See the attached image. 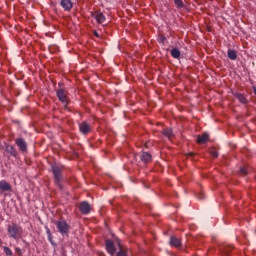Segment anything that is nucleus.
<instances>
[{
	"label": "nucleus",
	"mask_w": 256,
	"mask_h": 256,
	"mask_svg": "<svg viewBox=\"0 0 256 256\" xmlns=\"http://www.w3.org/2000/svg\"><path fill=\"white\" fill-rule=\"evenodd\" d=\"M7 233L10 239H14L15 241H18V239H23V227L21 225L12 222L7 226Z\"/></svg>",
	"instance_id": "1"
},
{
	"label": "nucleus",
	"mask_w": 256,
	"mask_h": 256,
	"mask_svg": "<svg viewBox=\"0 0 256 256\" xmlns=\"http://www.w3.org/2000/svg\"><path fill=\"white\" fill-rule=\"evenodd\" d=\"M52 173L54 175V183L58 189H63V166L57 164L52 165Z\"/></svg>",
	"instance_id": "2"
},
{
	"label": "nucleus",
	"mask_w": 256,
	"mask_h": 256,
	"mask_svg": "<svg viewBox=\"0 0 256 256\" xmlns=\"http://www.w3.org/2000/svg\"><path fill=\"white\" fill-rule=\"evenodd\" d=\"M56 97H58V100L62 103L65 109L69 107L71 100L69 99V92L67 90L63 88L56 90Z\"/></svg>",
	"instance_id": "3"
},
{
	"label": "nucleus",
	"mask_w": 256,
	"mask_h": 256,
	"mask_svg": "<svg viewBox=\"0 0 256 256\" xmlns=\"http://www.w3.org/2000/svg\"><path fill=\"white\" fill-rule=\"evenodd\" d=\"M59 233L61 235H69V231H71V226L65 220L55 221Z\"/></svg>",
	"instance_id": "4"
},
{
	"label": "nucleus",
	"mask_w": 256,
	"mask_h": 256,
	"mask_svg": "<svg viewBox=\"0 0 256 256\" xmlns=\"http://www.w3.org/2000/svg\"><path fill=\"white\" fill-rule=\"evenodd\" d=\"M117 241H119V239H117L116 241L113 240H106L105 245H106V251L107 253H109V255L114 256L115 253H117Z\"/></svg>",
	"instance_id": "5"
},
{
	"label": "nucleus",
	"mask_w": 256,
	"mask_h": 256,
	"mask_svg": "<svg viewBox=\"0 0 256 256\" xmlns=\"http://www.w3.org/2000/svg\"><path fill=\"white\" fill-rule=\"evenodd\" d=\"M79 209L82 215H89L91 213V205L87 201L81 202Z\"/></svg>",
	"instance_id": "6"
},
{
	"label": "nucleus",
	"mask_w": 256,
	"mask_h": 256,
	"mask_svg": "<svg viewBox=\"0 0 256 256\" xmlns=\"http://www.w3.org/2000/svg\"><path fill=\"white\" fill-rule=\"evenodd\" d=\"M79 131L82 135H89L91 133V125L86 121L79 124Z\"/></svg>",
	"instance_id": "7"
},
{
	"label": "nucleus",
	"mask_w": 256,
	"mask_h": 256,
	"mask_svg": "<svg viewBox=\"0 0 256 256\" xmlns=\"http://www.w3.org/2000/svg\"><path fill=\"white\" fill-rule=\"evenodd\" d=\"M15 144L17 145V147H19V149H20V151H22V153H25L27 151V142L25 141V139L17 138L15 140Z\"/></svg>",
	"instance_id": "8"
},
{
	"label": "nucleus",
	"mask_w": 256,
	"mask_h": 256,
	"mask_svg": "<svg viewBox=\"0 0 256 256\" xmlns=\"http://www.w3.org/2000/svg\"><path fill=\"white\" fill-rule=\"evenodd\" d=\"M60 5L64 11H70L73 9V2L71 0H61Z\"/></svg>",
	"instance_id": "9"
},
{
	"label": "nucleus",
	"mask_w": 256,
	"mask_h": 256,
	"mask_svg": "<svg viewBox=\"0 0 256 256\" xmlns=\"http://www.w3.org/2000/svg\"><path fill=\"white\" fill-rule=\"evenodd\" d=\"M94 19H96L97 23L102 24L105 21H107V18L105 17V14H103L100 11H97L93 15Z\"/></svg>",
	"instance_id": "10"
},
{
	"label": "nucleus",
	"mask_w": 256,
	"mask_h": 256,
	"mask_svg": "<svg viewBox=\"0 0 256 256\" xmlns=\"http://www.w3.org/2000/svg\"><path fill=\"white\" fill-rule=\"evenodd\" d=\"M208 141H209V134L207 132H204L202 135L197 136V143H199V145H205V143Z\"/></svg>",
	"instance_id": "11"
},
{
	"label": "nucleus",
	"mask_w": 256,
	"mask_h": 256,
	"mask_svg": "<svg viewBox=\"0 0 256 256\" xmlns=\"http://www.w3.org/2000/svg\"><path fill=\"white\" fill-rule=\"evenodd\" d=\"M233 245H223L220 247V251L222 253V256H229V253L233 251Z\"/></svg>",
	"instance_id": "12"
},
{
	"label": "nucleus",
	"mask_w": 256,
	"mask_h": 256,
	"mask_svg": "<svg viewBox=\"0 0 256 256\" xmlns=\"http://www.w3.org/2000/svg\"><path fill=\"white\" fill-rule=\"evenodd\" d=\"M170 245H171V247H176V249H179V247H181V239H179L175 236H171L170 237Z\"/></svg>",
	"instance_id": "13"
},
{
	"label": "nucleus",
	"mask_w": 256,
	"mask_h": 256,
	"mask_svg": "<svg viewBox=\"0 0 256 256\" xmlns=\"http://www.w3.org/2000/svg\"><path fill=\"white\" fill-rule=\"evenodd\" d=\"M140 159L142 163H151V160L153 159V157L149 154V152H143L140 155Z\"/></svg>",
	"instance_id": "14"
},
{
	"label": "nucleus",
	"mask_w": 256,
	"mask_h": 256,
	"mask_svg": "<svg viewBox=\"0 0 256 256\" xmlns=\"http://www.w3.org/2000/svg\"><path fill=\"white\" fill-rule=\"evenodd\" d=\"M6 152H8L9 155H11V157L17 158L18 153H17V149H15V146L7 145L6 146Z\"/></svg>",
	"instance_id": "15"
},
{
	"label": "nucleus",
	"mask_w": 256,
	"mask_h": 256,
	"mask_svg": "<svg viewBox=\"0 0 256 256\" xmlns=\"http://www.w3.org/2000/svg\"><path fill=\"white\" fill-rule=\"evenodd\" d=\"M11 184L9 182L2 180L0 181V191H11Z\"/></svg>",
	"instance_id": "16"
},
{
	"label": "nucleus",
	"mask_w": 256,
	"mask_h": 256,
	"mask_svg": "<svg viewBox=\"0 0 256 256\" xmlns=\"http://www.w3.org/2000/svg\"><path fill=\"white\" fill-rule=\"evenodd\" d=\"M117 247L119 249V252L116 254V256H127V251L123 249V246H121V241L117 240Z\"/></svg>",
	"instance_id": "17"
},
{
	"label": "nucleus",
	"mask_w": 256,
	"mask_h": 256,
	"mask_svg": "<svg viewBox=\"0 0 256 256\" xmlns=\"http://www.w3.org/2000/svg\"><path fill=\"white\" fill-rule=\"evenodd\" d=\"M170 54H171V57H173V59H179L181 57V51H179V49L177 48H173Z\"/></svg>",
	"instance_id": "18"
},
{
	"label": "nucleus",
	"mask_w": 256,
	"mask_h": 256,
	"mask_svg": "<svg viewBox=\"0 0 256 256\" xmlns=\"http://www.w3.org/2000/svg\"><path fill=\"white\" fill-rule=\"evenodd\" d=\"M162 135H164V137H167L168 139H171V137H173V129L171 128H166L162 131Z\"/></svg>",
	"instance_id": "19"
},
{
	"label": "nucleus",
	"mask_w": 256,
	"mask_h": 256,
	"mask_svg": "<svg viewBox=\"0 0 256 256\" xmlns=\"http://www.w3.org/2000/svg\"><path fill=\"white\" fill-rule=\"evenodd\" d=\"M228 58H230L231 61H236L237 60V52L235 50H228Z\"/></svg>",
	"instance_id": "20"
},
{
	"label": "nucleus",
	"mask_w": 256,
	"mask_h": 256,
	"mask_svg": "<svg viewBox=\"0 0 256 256\" xmlns=\"http://www.w3.org/2000/svg\"><path fill=\"white\" fill-rule=\"evenodd\" d=\"M236 97L240 103H243V105H247L249 103V101L243 94H237Z\"/></svg>",
	"instance_id": "21"
},
{
	"label": "nucleus",
	"mask_w": 256,
	"mask_h": 256,
	"mask_svg": "<svg viewBox=\"0 0 256 256\" xmlns=\"http://www.w3.org/2000/svg\"><path fill=\"white\" fill-rule=\"evenodd\" d=\"M174 4L176 5L177 9H183V7H185L183 0H174Z\"/></svg>",
	"instance_id": "22"
},
{
	"label": "nucleus",
	"mask_w": 256,
	"mask_h": 256,
	"mask_svg": "<svg viewBox=\"0 0 256 256\" xmlns=\"http://www.w3.org/2000/svg\"><path fill=\"white\" fill-rule=\"evenodd\" d=\"M249 171L247 170L246 167H241L240 171H239V175H241L242 177H245L246 175H248Z\"/></svg>",
	"instance_id": "23"
},
{
	"label": "nucleus",
	"mask_w": 256,
	"mask_h": 256,
	"mask_svg": "<svg viewBox=\"0 0 256 256\" xmlns=\"http://www.w3.org/2000/svg\"><path fill=\"white\" fill-rule=\"evenodd\" d=\"M3 249H4L5 255H7V256H13V251H11V249H10L9 247L4 246Z\"/></svg>",
	"instance_id": "24"
},
{
	"label": "nucleus",
	"mask_w": 256,
	"mask_h": 256,
	"mask_svg": "<svg viewBox=\"0 0 256 256\" xmlns=\"http://www.w3.org/2000/svg\"><path fill=\"white\" fill-rule=\"evenodd\" d=\"M47 237L50 243L53 244V234H51V230L49 228L46 229Z\"/></svg>",
	"instance_id": "25"
},
{
	"label": "nucleus",
	"mask_w": 256,
	"mask_h": 256,
	"mask_svg": "<svg viewBox=\"0 0 256 256\" xmlns=\"http://www.w3.org/2000/svg\"><path fill=\"white\" fill-rule=\"evenodd\" d=\"M210 154L212 155V157H214V158H217V157H219V153L216 151V150H210Z\"/></svg>",
	"instance_id": "26"
},
{
	"label": "nucleus",
	"mask_w": 256,
	"mask_h": 256,
	"mask_svg": "<svg viewBox=\"0 0 256 256\" xmlns=\"http://www.w3.org/2000/svg\"><path fill=\"white\" fill-rule=\"evenodd\" d=\"M15 252L17 253L18 256L23 255V251H22L21 248H19V247H16V248H15Z\"/></svg>",
	"instance_id": "27"
},
{
	"label": "nucleus",
	"mask_w": 256,
	"mask_h": 256,
	"mask_svg": "<svg viewBox=\"0 0 256 256\" xmlns=\"http://www.w3.org/2000/svg\"><path fill=\"white\" fill-rule=\"evenodd\" d=\"M166 39H167V38H166L165 36H161V37H160V42H161V43H165Z\"/></svg>",
	"instance_id": "28"
},
{
	"label": "nucleus",
	"mask_w": 256,
	"mask_h": 256,
	"mask_svg": "<svg viewBox=\"0 0 256 256\" xmlns=\"http://www.w3.org/2000/svg\"><path fill=\"white\" fill-rule=\"evenodd\" d=\"M94 35L95 37H99V33H97V31H94Z\"/></svg>",
	"instance_id": "29"
},
{
	"label": "nucleus",
	"mask_w": 256,
	"mask_h": 256,
	"mask_svg": "<svg viewBox=\"0 0 256 256\" xmlns=\"http://www.w3.org/2000/svg\"><path fill=\"white\" fill-rule=\"evenodd\" d=\"M254 93H255V95H256V88H254Z\"/></svg>",
	"instance_id": "30"
},
{
	"label": "nucleus",
	"mask_w": 256,
	"mask_h": 256,
	"mask_svg": "<svg viewBox=\"0 0 256 256\" xmlns=\"http://www.w3.org/2000/svg\"><path fill=\"white\" fill-rule=\"evenodd\" d=\"M200 199H203V194H202V196L200 197Z\"/></svg>",
	"instance_id": "31"
},
{
	"label": "nucleus",
	"mask_w": 256,
	"mask_h": 256,
	"mask_svg": "<svg viewBox=\"0 0 256 256\" xmlns=\"http://www.w3.org/2000/svg\"><path fill=\"white\" fill-rule=\"evenodd\" d=\"M188 155H193V153H190V154H188Z\"/></svg>",
	"instance_id": "32"
},
{
	"label": "nucleus",
	"mask_w": 256,
	"mask_h": 256,
	"mask_svg": "<svg viewBox=\"0 0 256 256\" xmlns=\"http://www.w3.org/2000/svg\"><path fill=\"white\" fill-rule=\"evenodd\" d=\"M0 243H1V239H0Z\"/></svg>",
	"instance_id": "33"
}]
</instances>
